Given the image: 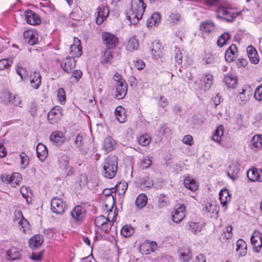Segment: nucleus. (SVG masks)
<instances>
[{
    "label": "nucleus",
    "mask_w": 262,
    "mask_h": 262,
    "mask_svg": "<svg viewBox=\"0 0 262 262\" xmlns=\"http://www.w3.org/2000/svg\"><path fill=\"white\" fill-rule=\"evenodd\" d=\"M231 198V194L226 188L222 189L219 192V199L221 203L223 206L226 205L227 203L230 202Z\"/></svg>",
    "instance_id": "obj_31"
},
{
    "label": "nucleus",
    "mask_w": 262,
    "mask_h": 262,
    "mask_svg": "<svg viewBox=\"0 0 262 262\" xmlns=\"http://www.w3.org/2000/svg\"><path fill=\"white\" fill-rule=\"evenodd\" d=\"M1 180L3 183L9 184L13 187H16L20 185L23 178L18 172H14L11 175L4 173L1 174Z\"/></svg>",
    "instance_id": "obj_4"
},
{
    "label": "nucleus",
    "mask_w": 262,
    "mask_h": 262,
    "mask_svg": "<svg viewBox=\"0 0 262 262\" xmlns=\"http://www.w3.org/2000/svg\"><path fill=\"white\" fill-rule=\"evenodd\" d=\"M115 116L117 120L120 123H124L126 119L125 111L124 107L121 106H117L115 111Z\"/></svg>",
    "instance_id": "obj_37"
},
{
    "label": "nucleus",
    "mask_w": 262,
    "mask_h": 262,
    "mask_svg": "<svg viewBox=\"0 0 262 262\" xmlns=\"http://www.w3.org/2000/svg\"><path fill=\"white\" fill-rule=\"evenodd\" d=\"M110 13L108 7L101 5L97 8L96 23L100 25L103 23L104 20L108 17Z\"/></svg>",
    "instance_id": "obj_9"
},
{
    "label": "nucleus",
    "mask_w": 262,
    "mask_h": 262,
    "mask_svg": "<svg viewBox=\"0 0 262 262\" xmlns=\"http://www.w3.org/2000/svg\"><path fill=\"white\" fill-rule=\"evenodd\" d=\"M247 53L250 61L253 64H257L259 62V58L256 49L251 46L247 48Z\"/></svg>",
    "instance_id": "obj_29"
},
{
    "label": "nucleus",
    "mask_w": 262,
    "mask_h": 262,
    "mask_svg": "<svg viewBox=\"0 0 262 262\" xmlns=\"http://www.w3.org/2000/svg\"><path fill=\"white\" fill-rule=\"evenodd\" d=\"M230 35L228 33H223L218 39L217 43L219 47H222L226 44L227 41L229 39Z\"/></svg>",
    "instance_id": "obj_50"
},
{
    "label": "nucleus",
    "mask_w": 262,
    "mask_h": 262,
    "mask_svg": "<svg viewBox=\"0 0 262 262\" xmlns=\"http://www.w3.org/2000/svg\"><path fill=\"white\" fill-rule=\"evenodd\" d=\"M57 165L58 167L61 170L67 168L68 165H69V158L67 154H62L59 156Z\"/></svg>",
    "instance_id": "obj_33"
},
{
    "label": "nucleus",
    "mask_w": 262,
    "mask_h": 262,
    "mask_svg": "<svg viewBox=\"0 0 262 262\" xmlns=\"http://www.w3.org/2000/svg\"><path fill=\"white\" fill-rule=\"evenodd\" d=\"M52 211L56 214H61L64 212L65 204L63 201L58 198H54L51 201Z\"/></svg>",
    "instance_id": "obj_14"
},
{
    "label": "nucleus",
    "mask_w": 262,
    "mask_h": 262,
    "mask_svg": "<svg viewBox=\"0 0 262 262\" xmlns=\"http://www.w3.org/2000/svg\"><path fill=\"white\" fill-rule=\"evenodd\" d=\"M184 186L192 192L196 191L199 187V183L195 179L188 175L183 181Z\"/></svg>",
    "instance_id": "obj_24"
},
{
    "label": "nucleus",
    "mask_w": 262,
    "mask_h": 262,
    "mask_svg": "<svg viewBox=\"0 0 262 262\" xmlns=\"http://www.w3.org/2000/svg\"><path fill=\"white\" fill-rule=\"evenodd\" d=\"M247 177L251 182H262V170L253 168L248 171Z\"/></svg>",
    "instance_id": "obj_22"
},
{
    "label": "nucleus",
    "mask_w": 262,
    "mask_h": 262,
    "mask_svg": "<svg viewBox=\"0 0 262 262\" xmlns=\"http://www.w3.org/2000/svg\"><path fill=\"white\" fill-rule=\"evenodd\" d=\"M37 109L38 107L37 103L32 102L30 104L29 112L33 117H35L37 116Z\"/></svg>",
    "instance_id": "obj_61"
},
{
    "label": "nucleus",
    "mask_w": 262,
    "mask_h": 262,
    "mask_svg": "<svg viewBox=\"0 0 262 262\" xmlns=\"http://www.w3.org/2000/svg\"><path fill=\"white\" fill-rule=\"evenodd\" d=\"M151 163V160L149 156L144 157L141 162V165L143 169L148 168Z\"/></svg>",
    "instance_id": "obj_58"
},
{
    "label": "nucleus",
    "mask_w": 262,
    "mask_h": 262,
    "mask_svg": "<svg viewBox=\"0 0 262 262\" xmlns=\"http://www.w3.org/2000/svg\"><path fill=\"white\" fill-rule=\"evenodd\" d=\"M213 78V76L210 73H206L205 74L203 79L204 86H203L204 91L208 90L211 88L212 84Z\"/></svg>",
    "instance_id": "obj_44"
},
{
    "label": "nucleus",
    "mask_w": 262,
    "mask_h": 262,
    "mask_svg": "<svg viewBox=\"0 0 262 262\" xmlns=\"http://www.w3.org/2000/svg\"><path fill=\"white\" fill-rule=\"evenodd\" d=\"M251 243L253 246L254 251L259 252L262 248V235L258 230H254L251 237Z\"/></svg>",
    "instance_id": "obj_12"
},
{
    "label": "nucleus",
    "mask_w": 262,
    "mask_h": 262,
    "mask_svg": "<svg viewBox=\"0 0 262 262\" xmlns=\"http://www.w3.org/2000/svg\"><path fill=\"white\" fill-rule=\"evenodd\" d=\"M223 135L224 126L222 125H220L214 130L212 136V139L217 143H221Z\"/></svg>",
    "instance_id": "obj_40"
},
{
    "label": "nucleus",
    "mask_w": 262,
    "mask_h": 262,
    "mask_svg": "<svg viewBox=\"0 0 262 262\" xmlns=\"http://www.w3.org/2000/svg\"><path fill=\"white\" fill-rule=\"evenodd\" d=\"M102 38L107 49H114L119 42L118 37L115 35L109 32H103Z\"/></svg>",
    "instance_id": "obj_5"
},
{
    "label": "nucleus",
    "mask_w": 262,
    "mask_h": 262,
    "mask_svg": "<svg viewBox=\"0 0 262 262\" xmlns=\"http://www.w3.org/2000/svg\"><path fill=\"white\" fill-rule=\"evenodd\" d=\"M200 27L202 31L206 33L213 32L215 30V24L214 23L210 20L202 23Z\"/></svg>",
    "instance_id": "obj_36"
},
{
    "label": "nucleus",
    "mask_w": 262,
    "mask_h": 262,
    "mask_svg": "<svg viewBox=\"0 0 262 262\" xmlns=\"http://www.w3.org/2000/svg\"><path fill=\"white\" fill-rule=\"evenodd\" d=\"M95 224L96 227L101 229H111L112 227V222L108 218L101 215L97 216L95 220Z\"/></svg>",
    "instance_id": "obj_19"
},
{
    "label": "nucleus",
    "mask_w": 262,
    "mask_h": 262,
    "mask_svg": "<svg viewBox=\"0 0 262 262\" xmlns=\"http://www.w3.org/2000/svg\"><path fill=\"white\" fill-rule=\"evenodd\" d=\"M15 215L17 219L19 225L23 229L29 228V222L24 217L22 212L18 210L15 212Z\"/></svg>",
    "instance_id": "obj_35"
},
{
    "label": "nucleus",
    "mask_w": 262,
    "mask_h": 262,
    "mask_svg": "<svg viewBox=\"0 0 262 262\" xmlns=\"http://www.w3.org/2000/svg\"><path fill=\"white\" fill-rule=\"evenodd\" d=\"M191 257L192 253L189 249H187L180 253V259L183 262H188Z\"/></svg>",
    "instance_id": "obj_49"
},
{
    "label": "nucleus",
    "mask_w": 262,
    "mask_h": 262,
    "mask_svg": "<svg viewBox=\"0 0 262 262\" xmlns=\"http://www.w3.org/2000/svg\"><path fill=\"white\" fill-rule=\"evenodd\" d=\"M161 21V15L160 13H154L147 20V26L148 28H152L157 26Z\"/></svg>",
    "instance_id": "obj_34"
},
{
    "label": "nucleus",
    "mask_w": 262,
    "mask_h": 262,
    "mask_svg": "<svg viewBox=\"0 0 262 262\" xmlns=\"http://www.w3.org/2000/svg\"><path fill=\"white\" fill-rule=\"evenodd\" d=\"M238 168L234 165L229 166V169L228 171V175L231 179H234L238 172Z\"/></svg>",
    "instance_id": "obj_53"
},
{
    "label": "nucleus",
    "mask_w": 262,
    "mask_h": 262,
    "mask_svg": "<svg viewBox=\"0 0 262 262\" xmlns=\"http://www.w3.org/2000/svg\"><path fill=\"white\" fill-rule=\"evenodd\" d=\"M139 47V40L135 37H132L128 39L126 49L129 51L133 52L135 50H137Z\"/></svg>",
    "instance_id": "obj_41"
},
{
    "label": "nucleus",
    "mask_w": 262,
    "mask_h": 262,
    "mask_svg": "<svg viewBox=\"0 0 262 262\" xmlns=\"http://www.w3.org/2000/svg\"><path fill=\"white\" fill-rule=\"evenodd\" d=\"M116 94L115 98L118 100H120L124 98L127 91V84L125 81H122L120 84H115Z\"/></svg>",
    "instance_id": "obj_20"
},
{
    "label": "nucleus",
    "mask_w": 262,
    "mask_h": 262,
    "mask_svg": "<svg viewBox=\"0 0 262 262\" xmlns=\"http://www.w3.org/2000/svg\"><path fill=\"white\" fill-rule=\"evenodd\" d=\"M37 158L41 162L44 161L48 155L47 147L43 144L39 143L36 146Z\"/></svg>",
    "instance_id": "obj_27"
},
{
    "label": "nucleus",
    "mask_w": 262,
    "mask_h": 262,
    "mask_svg": "<svg viewBox=\"0 0 262 262\" xmlns=\"http://www.w3.org/2000/svg\"><path fill=\"white\" fill-rule=\"evenodd\" d=\"M163 48L158 41H155L152 43L150 52L152 58L155 60H158L163 56Z\"/></svg>",
    "instance_id": "obj_15"
},
{
    "label": "nucleus",
    "mask_w": 262,
    "mask_h": 262,
    "mask_svg": "<svg viewBox=\"0 0 262 262\" xmlns=\"http://www.w3.org/2000/svg\"><path fill=\"white\" fill-rule=\"evenodd\" d=\"M43 251L39 252L38 253L32 252L30 255V258L36 262H39L41 261Z\"/></svg>",
    "instance_id": "obj_57"
},
{
    "label": "nucleus",
    "mask_w": 262,
    "mask_h": 262,
    "mask_svg": "<svg viewBox=\"0 0 262 262\" xmlns=\"http://www.w3.org/2000/svg\"><path fill=\"white\" fill-rule=\"evenodd\" d=\"M72 217L78 222H82L85 217V210L81 206H76L72 210Z\"/></svg>",
    "instance_id": "obj_17"
},
{
    "label": "nucleus",
    "mask_w": 262,
    "mask_h": 262,
    "mask_svg": "<svg viewBox=\"0 0 262 262\" xmlns=\"http://www.w3.org/2000/svg\"><path fill=\"white\" fill-rule=\"evenodd\" d=\"M16 73L20 77L21 80H25L27 73V71L25 68L20 67H17L16 68Z\"/></svg>",
    "instance_id": "obj_62"
},
{
    "label": "nucleus",
    "mask_w": 262,
    "mask_h": 262,
    "mask_svg": "<svg viewBox=\"0 0 262 262\" xmlns=\"http://www.w3.org/2000/svg\"><path fill=\"white\" fill-rule=\"evenodd\" d=\"M158 208H162L167 206L169 203L168 197L163 193L157 196Z\"/></svg>",
    "instance_id": "obj_43"
},
{
    "label": "nucleus",
    "mask_w": 262,
    "mask_h": 262,
    "mask_svg": "<svg viewBox=\"0 0 262 262\" xmlns=\"http://www.w3.org/2000/svg\"><path fill=\"white\" fill-rule=\"evenodd\" d=\"M20 158V165L22 168H26L29 164V158L28 155L24 152H22L19 155Z\"/></svg>",
    "instance_id": "obj_52"
},
{
    "label": "nucleus",
    "mask_w": 262,
    "mask_h": 262,
    "mask_svg": "<svg viewBox=\"0 0 262 262\" xmlns=\"http://www.w3.org/2000/svg\"><path fill=\"white\" fill-rule=\"evenodd\" d=\"M141 187L145 190L146 188H151L154 185L153 181L148 177L143 178L141 180Z\"/></svg>",
    "instance_id": "obj_48"
},
{
    "label": "nucleus",
    "mask_w": 262,
    "mask_h": 262,
    "mask_svg": "<svg viewBox=\"0 0 262 262\" xmlns=\"http://www.w3.org/2000/svg\"><path fill=\"white\" fill-rule=\"evenodd\" d=\"M115 141L110 136L105 137L103 142V149L106 152L112 151L115 146Z\"/></svg>",
    "instance_id": "obj_30"
},
{
    "label": "nucleus",
    "mask_w": 262,
    "mask_h": 262,
    "mask_svg": "<svg viewBox=\"0 0 262 262\" xmlns=\"http://www.w3.org/2000/svg\"><path fill=\"white\" fill-rule=\"evenodd\" d=\"M250 148L257 151L262 148V135H255L251 140Z\"/></svg>",
    "instance_id": "obj_23"
},
{
    "label": "nucleus",
    "mask_w": 262,
    "mask_h": 262,
    "mask_svg": "<svg viewBox=\"0 0 262 262\" xmlns=\"http://www.w3.org/2000/svg\"><path fill=\"white\" fill-rule=\"evenodd\" d=\"M205 215L209 217H217L219 211V206L215 202H207L203 208Z\"/></svg>",
    "instance_id": "obj_6"
},
{
    "label": "nucleus",
    "mask_w": 262,
    "mask_h": 262,
    "mask_svg": "<svg viewBox=\"0 0 262 262\" xmlns=\"http://www.w3.org/2000/svg\"><path fill=\"white\" fill-rule=\"evenodd\" d=\"M61 68L67 73H71L76 67V60L73 57H69L63 59L60 64Z\"/></svg>",
    "instance_id": "obj_18"
},
{
    "label": "nucleus",
    "mask_w": 262,
    "mask_h": 262,
    "mask_svg": "<svg viewBox=\"0 0 262 262\" xmlns=\"http://www.w3.org/2000/svg\"><path fill=\"white\" fill-rule=\"evenodd\" d=\"M127 188V184L125 183H120L117 185L116 190L118 194H124Z\"/></svg>",
    "instance_id": "obj_56"
},
{
    "label": "nucleus",
    "mask_w": 262,
    "mask_h": 262,
    "mask_svg": "<svg viewBox=\"0 0 262 262\" xmlns=\"http://www.w3.org/2000/svg\"><path fill=\"white\" fill-rule=\"evenodd\" d=\"M254 98L257 101H262V85H260L256 88L254 94Z\"/></svg>",
    "instance_id": "obj_59"
},
{
    "label": "nucleus",
    "mask_w": 262,
    "mask_h": 262,
    "mask_svg": "<svg viewBox=\"0 0 262 262\" xmlns=\"http://www.w3.org/2000/svg\"><path fill=\"white\" fill-rule=\"evenodd\" d=\"M12 63L11 60L7 59H2L0 60V70L6 69L9 70L11 63Z\"/></svg>",
    "instance_id": "obj_54"
},
{
    "label": "nucleus",
    "mask_w": 262,
    "mask_h": 262,
    "mask_svg": "<svg viewBox=\"0 0 262 262\" xmlns=\"http://www.w3.org/2000/svg\"><path fill=\"white\" fill-rule=\"evenodd\" d=\"M43 242V236L40 234H35L29 239L28 243L29 247L34 250L40 247Z\"/></svg>",
    "instance_id": "obj_25"
},
{
    "label": "nucleus",
    "mask_w": 262,
    "mask_h": 262,
    "mask_svg": "<svg viewBox=\"0 0 262 262\" xmlns=\"http://www.w3.org/2000/svg\"><path fill=\"white\" fill-rule=\"evenodd\" d=\"M70 55L71 57L80 56L82 54V46H81L80 40L76 37L73 39V43L70 46Z\"/></svg>",
    "instance_id": "obj_16"
},
{
    "label": "nucleus",
    "mask_w": 262,
    "mask_h": 262,
    "mask_svg": "<svg viewBox=\"0 0 262 262\" xmlns=\"http://www.w3.org/2000/svg\"><path fill=\"white\" fill-rule=\"evenodd\" d=\"M38 32L35 30L30 29L24 32L23 36L26 41L30 45L33 46L37 43Z\"/></svg>",
    "instance_id": "obj_13"
},
{
    "label": "nucleus",
    "mask_w": 262,
    "mask_h": 262,
    "mask_svg": "<svg viewBox=\"0 0 262 262\" xmlns=\"http://www.w3.org/2000/svg\"><path fill=\"white\" fill-rule=\"evenodd\" d=\"M168 20L173 25H177L179 24L182 20L181 15L178 13H171L169 15Z\"/></svg>",
    "instance_id": "obj_47"
},
{
    "label": "nucleus",
    "mask_w": 262,
    "mask_h": 262,
    "mask_svg": "<svg viewBox=\"0 0 262 262\" xmlns=\"http://www.w3.org/2000/svg\"><path fill=\"white\" fill-rule=\"evenodd\" d=\"M159 98H157V100L159 101V104L163 108L166 107L167 106H168L169 103L167 100V99L162 96H159L158 97Z\"/></svg>",
    "instance_id": "obj_63"
},
{
    "label": "nucleus",
    "mask_w": 262,
    "mask_h": 262,
    "mask_svg": "<svg viewBox=\"0 0 262 262\" xmlns=\"http://www.w3.org/2000/svg\"><path fill=\"white\" fill-rule=\"evenodd\" d=\"M146 7L143 0L132 1L131 9L126 14V18L131 24H136L142 18Z\"/></svg>",
    "instance_id": "obj_1"
},
{
    "label": "nucleus",
    "mask_w": 262,
    "mask_h": 262,
    "mask_svg": "<svg viewBox=\"0 0 262 262\" xmlns=\"http://www.w3.org/2000/svg\"><path fill=\"white\" fill-rule=\"evenodd\" d=\"M147 196L144 193H141L138 195L136 200V205L139 208H142L147 204Z\"/></svg>",
    "instance_id": "obj_45"
},
{
    "label": "nucleus",
    "mask_w": 262,
    "mask_h": 262,
    "mask_svg": "<svg viewBox=\"0 0 262 262\" xmlns=\"http://www.w3.org/2000/svg\"><path fill=\"white\" fill-rule=\"evenodd\" d=\"M50 140L55 145H61L64 140L63 134L61 132L54 131L51 134Z\"/></svg>",
    "instance_id": "obj_26"
},
{
    "label": "nucleus",
    "mask_w": 262,
    "mask_h": 262,
    "mask_svg": "<svg viewBox=\"0 0 262 262\" xmlns=\"http://www.w3.org/2000/svg\"><path fill=\"white\" fill-rule=\"evenodd\" d=\"M118 170L117 157L110 155L106 158L103 163V176L107 179H111L115 177Z\"/></svg>",
    "instance_id": "obj_2"
},
{
    "label": "nucleus",
    "mask_w": 262,
    "mask_h": 262,
    "mask_svg": "<svg viewBox=\"0 0 262 262\" xmlns=\"http://www.w3.org/2000/svg\"><path fill=\"white\" fill-rule=\"evenodd\" d=\"M62 110L59 106L52 108L48 114V120L50 124H54L58 122L61 119Z\"/></svg>",
    "instance_id": "obj_11"
},
{
    "label": "nucleus",
    "mask_w": 262,
    "mask_h": 262,
    "mask_svg": "<svg viewBox=\"0 0 262 262\" xmlns=\"http://www.w3.org/2000/svg\"><path fill=\"white\" fill-rule=\"evenodd\" d=\"M224 81L229 88H234L237 84V77L232 74L226 75L224 77Z\"/></svg>",
    "instance_id": "obj_39"
},
{
    "label": "nucleus",
    "mask_w": 262,
    "mask_h": 262,
    "mask_svg": "<svg viewBox=\"0 0 262 262\" xmlns=\"http://www.w3.org/2000/svg\"><path fill=\"white\" fill-rule=\"evenodd\" d=\"M24 15L26 22L29 25L36 26L41 23L39 15L33 10H27Z\"/></svg>",
    "instance_id": "obj_7"
},
{
    "label": "nucleus",
    "mask_w": 262,
    "mask_h": 262,
    "mask_svg": "<svg viewBox=\"0 0 262 262\" xmlns=\"http://www.w3.org/2000/svg\"><path fill=\"white\" fill-rule=\"evenodd\" d=\"M216 17L225 20L228 22H232L237 17L241 15L242 12H234L233 9L227 6L220 5L216 10Z\"/></svg>",
    "instance_id": "obj_3"
},
{
    "label": "nucleus",
    "mask_w": 262,
    "mask_h": 262,
    "mask_svg": "<svg viewBox=\"0 0 262 262\" xmlns=\"http://www.w3.org/2000/svg\"><path fill=\"white\" fill-rule=\"evenodd\" d=\"M72 76L73 77L76 81L77 82L79 80V79L82 77L83 73L81 70H72Z\"/></svg>",
    "instance_id": "obj_64"
},
{
    "label": "nucleus",
    "mask_w": 262,
    "mask_h": 262,
    "mask_svg": "<svg viewBox=\"0 0 262 262\" xmlns=\"http://www.w3.org/2000/svg\"><path fill=\"white\" fill-rule=\"evenodd\" d=\"M29 190L30 191V189L25 186H21L20 188V192L22 196L24 198H25L26 200V202L27 203H29Z\"/></svg>",
    "instance_id": "obj_60"
},
{
    "label": "nucleus",
    "mask_w": 262,
    "mask_h": 262,
    "mask_svg": "<svg viewBox=\"0 0 262 262\" xmlns=\"http://www.w3.org/2000/svg\"><path fill=\"white\" fill-rule=\"evenodd\" d=\"M57 97L61 104L66 102V93L63 88H59L58 90Z\"/></svg>",
    "instance_id": "obj_55"
},
{
    "label": "nucleus",
    "mask_w": 262,
    "mask_h": 262,
    "mask_svg": "<svg viewBox=\"0 0 262 262\" xmlns=\"http://www.w3.org/2000/svg\"><path fill=\"white\" fill-rule=\"evenodd\" d=\"M150 140V137L147 135H142L138 138V143L142 146H146L148 145L149 144Z\"/></svg>",
    "instance_id": "obj_51"
},
{
    "label": "nucleus",
    "mask_w": 262,
    "mask_h": 262,
    "mask_svg": "<svg viewBox=\"0 0 262 262\" xmlns=\"http://www.w3.org/2000/svg\"><path fill=\"white\" fill-rule=\"evenodd\" d=\"M186 207L184 204L176 206L172 215V221L176 223H180L185 216Z\"/></svg>",
    "instance_id": "obj_10"
},
{
    "label": "nucleus",
    "mask_w": 262,
    "mask_h": 262,
    "mask_svg": "<svg viewBox=\"0 0 262 262\" xmlns=\"http://www.w3.org/2000/svg\"><path fill=\"white\" fill-rule=\"evenodd\" d=\"M236 252L241 256H244L247 253L246 243L242 239H238L236 243Z\"/></svg>",
    "instance_id": "obj_32"
},
{
    "label": "nucleus",
    "mask_w": 262,
    "mask_h": 262,
    "mask_svg": "<svg viewBox=\"0 0 262 262\" xmlns=\"http://www.w3.org/2000/svg\"><path fill=\"white\" fill-rule=\"evenodd\" d=\"M113 50L106 49L104 52L103 57L101 60V63L103 64H111L112 59L113 58Z\"/></svg>",
    "instance_id": "obj_42"
},
{
    "label": "nucleus",
    "mask_w": 262,
    "mask_h": 262,
    "mask_svg": "<svg viewBox=\"0 0 262 262\" xmlns=\"http://www.w3.org/2000/svg\"><path fill=\"white\" fill-rule=\"evenodd\" d=\"M157 248L158 245L156 242L146 239L140 245V250L142 254L148 255L150 253L155 252Z\"/></svg>",
    "instance_id": "obj_8"
},
{
    "label": "nucleus",
    "mask_w": 262,
    "mask_h": 262,
    "mask_svg": "<svg viewBox=\"0 0 262 262\" xmlns=\"http://www.w3.org/2000/svg\"><path fill=\"white\" fill-rule=\"evenodd\" d=\"M30 83L31 86L35 89H37L41 85V77L40 73L34 71L30 76Z\"/></svg>",
    "instance_id": "obj_28"
},
{
    "label": "nucleus",
    "mask_w": 262,
    "mask_h": 262,
    "mask_svg": "<svg viewBox=\"0 0 262 262\" xmlns=\"http://www.w3.org/2000/svg\"><path fill=\"white\" fill-rule=\"evenodd\" d=\"M20 256L18 249L15 247H12L6 251V257L7 259L14 260L18 259Z\"/></svg>",
    "instance_id": "obj_38"
},
{
    "label": "nucleus",
    "mask_w": 262,
    "mask_h": 262,
    "mask_svg": "<svg viewBox=\"0 0 262 262\" xmlns=\"http://www.w3.org/2000/svg\"><path fill=\"white\" fill-rule=\"evenodd\" d=\"M12 95L10 92L4 91L0 94V99L2 102L6 105L11 104Z\"/></svg>",
    "instance_id": "obj_46"
},
{
    "label": "nucleus",
    "mask_w": 262,
    "mask_h": 262,
    "mask_svg": "<svg viewBox=\"0 0 262 262\" xmlns=\"http://www.w3.org/2000/svg\"><path fill=\"white\" fill-rule=\"evenodd\" d=\"M237 48L235 44H232L226 50L225 59L228 62H232L236 58Z\"/></svg>",
    "instance_id": "obj_21"
}]
</instances>
